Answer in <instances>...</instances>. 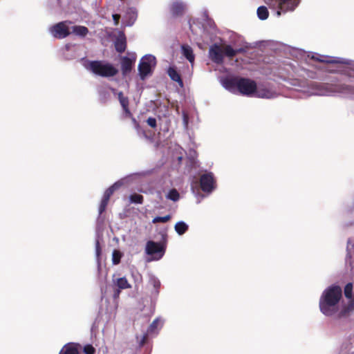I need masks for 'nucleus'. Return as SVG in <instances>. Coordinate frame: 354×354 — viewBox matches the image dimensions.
Masks as SVG:
<instances>
[{"label": "nucleus", "instance_id": "nucleus-1", "mask_svg": "<svg viewBox=\"0 0 354 354\" xmlns=\"http://www.w3.org/2000/svg\"><path fill=\"white\" fill-rule=\"evenodd\" d=\"M342 297V290L339 286H331L322 293L319 299L321 312L326 316L333 315L336 311V306Z\"/></svg>", "mask_w": 354, "mask_h": 354}, {"label": "nucleus", "instance_id": "nucleus-2", "mask_svg": "<svg viewBox=\"0 0 354 354\" xmlns=\"http://www.w3.org/2000/svg\"><path fill=\"white\" fill-rule=\"evenodd\" d=\"M224 86L229 90L237 88L241 94L247 96L254 94L257 90L255 81L245 77H234L226 79L224 81Z\"/></svg>", "mask_w": 354, "mask_h": 354}, {"label": "nucleus", "instance_id": "nucleus-3", "mask_svg": "<svg viewBox=\"0 0 354 354\" xmlns=\"http://www.w3.org/2000/svg\"><path fill=\"white\" fill-rule=\"evenodd\" d=\"M86 68L95 75L103 77H113L118 73V70L113 64L99 60L89 62Z\"/></svg>", "mask_w": 354, "mask_h": 354}, {"label": "nucleus", "instance_id": "nucleus-4", "mask_svg": "<svg viewBox=\"0 0 354 354\" xmlns=\"http://www.w3.org/2000/svg\"><path fill=\"white\" fill-rule=\"evenodd\" d=\"M270 8L277 10V15L279 17L281 12L292 11L299 4V0H268Z\"/></svg>", "mask_w": 354, "mask_h": 354}, {"label": "nucleus", "instance_id": "nucleus-5", "mask_svg": "<svg viewBox=\"0 0 354 354\" xmlns=\"http://www.w3.org/2000/svg\"><path fill=\"white\" fill-rule=\"evenodd\" d=\"M156 65V57L151 55H146L143 56L138 64L139 75L141 80L152 73V68Z\"/></svg>", "mask_w": 354, "mask_h": 354}, {"label": "nucleus", "instance_id": "nucleus-6", "mask_svg": "<svg viewBox=\"0 0 354 354\" xmlns=\"http://www.w3.org/2000/svg\"><path fill=\"white\" fill-rule=\"evenodd\" d=\"M146 253L149 255H156L155 259H160L165 252V245L162 243H157L153 241L147 242L145 248Z\"/></svg>", "mask_w": 354, "mask_h": 354}, {"label": "nucleus", "instance_id": "nucleus-7", "mask_svg": "<svg viewBox=\"0 0 354 354\" xmlns=\"http://www.w3.org/2000/svg\"><path fill=\"white\" fill-rule=\"evenodd\" d=\"M224 46L214 44L209 49V59L216 64H222L224 62Z\"/></svg>", "mask_w": 354, "mask_h": 354}, {"label": "nucleus", "instance_id": "nucleus-8", "mask_svg": "<svg viewBox=\"0 0 354 354\" xmlns=\"http://www.w3.org/2000/svg\"><path fill=\"white\" fill-rule=\"evenodd\" d=\"M200 186L204 192L210 193L216 187V180L212 172L205 173L201 176Z\"/></svg>", "mask_w": 354, "mask_h": 354}, {"label": "nucleus", "instance_id": "nucleus-9", "mask_svg": "<svg viewBox=\"0 0 354 354\" xmlns=\"http://www.w3.org/2000/svg\"><path fill=\"white\" fill-rule=\"evenodd\" d=\"M53 35L58 39H63L68 37L71 32L65 22H59L54 25L51 28Z\"/></svg>", "mask_w": 354, "mask_h": 354}, {"label": "nucleus", "instance_id": "nucleus-10", "mask_svg": "<svg viewBox=\"0 0 354 354\" xmlns=\"http://www.w3.org/2000/svg\"><path fill=\"white\" fill-rule=\"evenodd\" d=\"M115 48L117 52L122 53L127 48V38L124 32H120L114 42Z\"/></svg>", "mask_w": 354, "mask_h": 354}, {"label": "nucleus", "instance_id": "nucleus-11", "mask_svg": "<svg viewBox=\"0 0 354 354\" xmlns=\"http://www.w3.org/2000/svg\"><path fill=\"white\" fill-rule=\"evenodd\" d=\"M254 95L257 97L268 99L273 98L276 96V93L274 91L264 86L257 87Z\"/></svg>", "mask_w": 354, "mask_h": 354}, {"label": "nucleus", "instance_id": "nucleus-12", "mask_svg": "<svg viewBox=\"0 0 354 354\" xmlns=\"http://www.w3.org/2000/svg\"><path fill=\"white\" fill-rule=\"evenodd\" d=\"M135 62V59H131L128 57H122L121 59V70L124 75L129 73L133 68Z\"/></svg>", "mask_w": 354, "mask_h": 354}, {"label": "nucleus", "instance_id": "nucleus-13", "mask_svg": "<svg viewBox=\"0 0 354 354\" xmlns=\"http://www.w3.org/2000/svg\"><path fill=\"white\" fill-rule=\"evenodd\" d=\"M119 102L124 111L127 117H131L132 113L129 108V100L127 97H125L122 91L118 93Z\"/></svg>", "mask_w": 354, "mask_h": 354}, {"label": "nucleus", "instance_id": "nucleus-14", "mask_svg": "<svg viewBox=\"0 0 354 354\" xmlns=\"http://www.w3.org/2000/svg\"><path fill=\"white\" fill-rule=\"evenodd\" d=\"M246 50L244 48H239L234 49L230 45L224 46V53L225 55L229 58H233L239 53H244Z\"/></svg>", "mask_w": 354, "mask_h": 354}, {"label": "nucleus", "instance_id": "nucleus-15", "mask_svg": "<svg viewBox=\"0 0 354 354\" xmlns=\"http://www.w3.org/2000/svg\"><path fill=\"white\" fill-rule=\"evenodd\" d=\"M312 59H314V60H316V61H317L319 62H322V63L342 64H347V62L344 59H340V58H329V59H326L324 56H319V57H315V56H313Z\"/></svg>", "mask_w": 354, "mask_h": 354}, {"label": "nucleus", "instance_id": "nucleus-16", "mask_svg": "<svg viewBox=\"0 0 354 354\" xmlns=\"http://www.w3.org/2000/svg\"><path fill=\"white\" fill-rule=\"evenodd\" d=\"M167 74L169 76V77L174 82H176L180 86H183V82L181 78V76L180 73L176 71V69L173 67L170 66L169 67L167 70Z\"/></svg>", "mask_w": 354, "mask_h": 354}, {"label": "nucleus", "instance_id": "nucleus-17", "mask_svg": "<svg viewBox=\"0 0 354 354\" xmlns=\"http://www.w3.org/2000/svg\"><path fill=\"white\" fill-rule=\"evenodd\" d=\"M185 10V6L180 2H174L170 8L171 13L174 17L180 16L183 14Z\"/></svg>", "mask_w": 354, "mask_h": 354}, {"label": "nucleus", "instance_id": "nucleus-18", "mask_svg": "<svg viewBox=\"0 0 354 354\" xmlns=\"http://www.w3.org/2000/svg\"><path fill=\"white\" fill-rule=\"evenodd\" d=\"M88 32V28L84 26H74L72 27V33L81 37L86 36Z\"/></svg>", "mask_w": 354, "mask_h": 354}, {"label": "nucleus", "instance_id": "nucleus-19", "mask_svg": "<svg viewBox=\"0 0 354 354\" xmlns=\"http://www.w3.org/2000/svg\"><path fill=\"white\" fill-rule=\"evenodd\" d=\"M349 299L348 304L344 306L341 310L339 314V317H345L354 310V298Z\"/></svg>", "mask_w": 354, "mask_h": 354}, {"label": "nucleus", "instance_id": "nucleus-20", "mask_svg": "<svg viewBox=\"0 0 354 354\" xmlns=\"http://www.w3.org/2000/svg\"><path fill=\"white\" fill-rule=\"evenodd\" d=\"M182 50L183 55L190 63L192 64L194 62L195 58L192 48L188 45H183Z\"/></svg>", "mask_w": 354, "mask_h": 354}, {"label": "nucleus", "instance_id": "nucleus-21", "mask_svg": "<svg viewBox=\"0 0 354 354\" xmlns=\"http://www.w3.org/2000/svg\"><path fill=\"white\" fill-rule=\"evenodd\" d=\"M121 186L122 183L118 181L115 183L113 185H112L108 189H106L103 196L110 200V198L113 195L114 192L118 189Z\"/></svg>", "mask_w": 354, "mask_h": 354}, {"label": "nucleus", "instance_id": "nucleus-22", "mask_svg": "<svg viewBox=\"0 0 354 354\" xmlns=\"http://www.w3.org/2000/svg\"><path fill=\"white\" fill-rule=\"evenodd\" d=\"M188 225L183 221H179L176 223L174 229L179 235L184 234L188 230Z\"/></svg>", "mask_w": 354, "mask_h": 354}, {"label": "nucleus", "instance_id": "nucleus-23", "mask_svg": "<svg viewBox=\"0 0 354 354\" xmlns=\"http://www.w3.org/2000/svg\"><path fill=\"white\" fill-rule=\"evenodd\" d=\"M59 354H79L77 347L72 344L65 345Z\"/></svg>", "mask_w": 354, "mask_h": 354}, {"label": "nucleus", "instance_id": "nucleus-24", "mask_svg": "<svg viewBox=\"0 0 354 354\" xmlns=\"http://www.w3.org/2000/svg\"><path fill=\"white\" fill-rule=\"evenodd\" d=\"M257 16L261 20L268 19L269 16L268 8L263 6L259 7L257 9Z\"/></svg>", "mask_w": 354, "mask_h": 354}, {"label": "nucleus", "instance_id": "nucleus-25", "mask_svg": "<svg viewBox=\"0 0 354 354\" xmlns=\"http://www.w3.org/2000/svg\"><path fill=\"white\" fill-rule=\"evenodd\" d=\"M129 201L131 203L142 204L144 202V197L141 194L134 193L129 196Z\"/></svg>", "mask_w": 354, "mask_h": 354}, {"label": "nucleus", "instance_id": "nucleus-26", "mask_svg": "<svg viewBox=\"0 0 354 354\" xmlns=\"http://www.w3.org/2000/svg\"><path fill=\"white\" fill-rule=\"evenodd\" d=\"M116 285L119 289H127L131 287L126 277H121L118 279Z\"/></svg>", "mask_w": 354, "mask_h": 354}, {"label": "nucleus", "instance_id": "nucleus-27", "mask_svg": "<svg viewBox=\"0 0 354 354\" xmlns=\"http://www.w3.org/2000/svg\"><path fill=\"white\" fill-rule=\"evenodd\" d=\"M166 197H167V198H168L174 202H176L179 200L180 194H179L178 192L175 188H174V189H171L169 190V192L167 194Z\"/></svg>", "mask_w": 354, "mask_h": 354}, {"label": "nucleus", "instance_id": "nucleus-28", "mask_svg": "<svg viewBox=\"0 0 354 354\" xmlns=\"http://www.w3.org/2000/svg\"><path fill=\"white\" fill-rule=\"evenodd\" d=\"M122 254L120 250H114L112 254V262L114 265L120 263Z\"/></svg>", "mask_w": 354, "mask_h": 354}, {"label": "nucleus", "instance_id": "nucleus-29", "mask_svg": "<svg viewBox=\"0 0 354 354\" xmlns=\"http://www.w3.org/2000/svg\"><path fill=\"white\" fill-rule=\"evenodd\" d=\"M344 295L347 299H351L352 298V293H353V283H348L345 287H344Z\"/></svg>", "mask_w": 354, "mask_h": 354}, {"label": "nucleus", "instance_id": "nucleus-30", "mask_svg": "<svg viewBox=\"0 0 354 354\" xmlns=\"http://www.w3.org/2000/svg\"><path fill=\"white\" fill-rule=\"evenodd\" d=\"M340 91L344 93L354 95V87L349 85L342 84L340 86Z\"/></svg>", "mask_w": 354, "mask_h": 354}, {"label": "nucleus", "instance_id": "nucleus-31", "mask_svg": "<svg viewBox=\"0 0 354 354\" xmlns=\"http://www.w3.org/2000/svg\"><path fill=\"white\" fill-rule=\"evenodd\" d=\"M171 219L170 215H166L165 216H156L152 220L153 223H167Z\"/></svg>", "mask_w": 354, "mask_h": 354}, {"label": "nucleus", "instance_id": "nucleus-32", "mask_svg": "<svg viewBox=\"0 0 354 354\" xmlns=\"http://www.w3.org/2000/svg\"><path fill=\"white\" fill-rule=\"evenodd\" d=\"M150 281L154 288L155 294L158 295L159 293V289L160 288V281L156 278H152L151 279Z\"/></svg>", "mask_w": 354, "mask_h": 354}, {"label": "nucleus", "instance_id": "nucleus-33", "mask_svg": "<svg viewBox=\"0 0 354 354\" xmlns=\"http://www.w3.org/2000/svg\"><path fill=\"white\" fill-rule=\"evenodd\" d=\"M84 352L85 354H94L95 349L92 345L88 344L84 347Z\"/></svg>", "mask_w": 354, "mask_h": 354}, {"label": "nucleus", "instance_id": "nucleus-34", "mask_svg": "<svg viewBox=\"0 0 354 354\" xmlns=\"http://www.w3.org/2000/svg\"><path fill=\"white\" fill-rule=\"evenodd\" d=\"M147 123L149 126H150L152 128H156L157 126L156 120L154 118H151V117L149 118L147 120Z\"/></svg>", "mask_w": 354, "mask_h": 354}, {"label": "nucleus", "instance_id": "nucleus-35", "mask_svg": "<svg viewBox=\"0 0 354 354\" xmlns=\"http://www.w3.org/2000/svg\"><path fill=\"white\" fill-rule=\"evenodd\" d=\"M147 338H148V335L147 334H145V335H143L142 336V337H141V339H140V340L139 342V346L140 347L143 346L145 344V343H146V342L147 340Z\"/></svg>", "mask_w": 354, "mask_h": 354}, {"label": "nucleus", "instance_id": "nucleus-36", "mask_svg": "<svg viewBox=\"0 0 354 354\" xmlns=\"http://www.w3.org/2000/svg\"><path fill=\"white\" fill-rule=\"evenodd\" d=\"M112 17H113V19L114 21L115 25L118 26L119 24V21H120V15L119 14H113Z\"/></svg>", "mask_w": 354, "mask_h": 354}, {"label": "nucleus", "instance_id": "nucleus-37", "mask_svg": "<svg viewBox=\"0 0 354 354\" xmlns=\"http://www.w3.org/2000/svg\"><path fill=\"white\" fill-rule=\"evenodd\" d=\"M106 205H102V204H100V206H99V214L101 215L104 212H105L106 209Z\"/></svg>", "mask_w": 354, "mask_h": 354}, {"label": "nucleus", "instance_id": "nucleus-38", "mask_svg": "<svg viewBox=\"0 0 354 354\" xmlns=\"http://www.w3.org/2000/svg\"><path fill=\"white\" fill-rule=\"evenodd\" d=\"M109 199L105 198V197H102V200H101V202L100 203L102 204V205H104L106 206L108 205V203H109Z\"/></svg>", "mask_w": 354, "mask_h": 354}, {"label": "nucleus", "instance_id": "nucleus-39", "mask_svg": "<svg viewBox=\"0 0 354 354\" xmlns=\"http://www.w3.org/2000/svg\"><path fill=\"white\" fill-rule=\"evenodd\" d=\"M158 322V319L153 320V322L151 324L150 327L151 328H155L157 326Z\"/></svg>", "mask_w": 354, "mask_h": 354}, {"label": "nucleus", "instance_id": "nucleus-40", "mask_svg": "<svg viewBox=\"0 0 354 354\" xmlns=\"http://www.w3.org/2000/svg\"><path fill=\"white\" fill-rule=\"evenodd\" d=\"M100 252H101V249H100V247L99 242L97 241V243H96V253H97V254L100 255Z\"/></svg>", "mask_w": 354, "mask_h": 354}, {"label": "nucleus", "instance_id": "nucleus-41", "mask_svg": "<svg viewBox=\"0 0 354 354\" xmlns=\"http://www.w3.org/2000/svg\"><path fill=\"white\" fill-rule=\"evenodd\" d=\"M120 290L119 289L115 290L114 292V295H113L114 297L115 298L118 297L120 295Z\"/></svg>", "mask_w": 354, "mask_h": 354}, {"label": "nucleus", "instance_id": "nucleus-42", "mask_svg": "<svg viewBox=\"0 0 354 354\" xmlns=\"http://www.w3.org/2000/svg\"><path fill=\"white\" fill-rule=\"evenodd\" d=\"M134 127H135L136 129L138 131V132H139L141 130V127H140L139 122L136 123Z\"/></svg>", "mask_w": 354, "mask_h": 354}, {"label": "nucleus", "instance_id": "nucleus-43", "mask_svg": "<svg viewBox=\"0 0 354 354\" xmlns=\"http://www.w3.org/2000/svg\"><path fill=\"white\" fill-rule=\"evenodd\" d=\"M130 118H131L132 122H133V125L135 126V124L136 123H138V122L136 120L135 118L133 117V115L131 117H130Z\"/></svg>", "mask_w": 354, "mask_h": 354}]
</instances>
